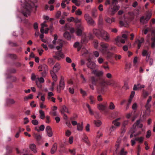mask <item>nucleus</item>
<instances>
[{"label":"nucleus","instance_id":"1","mask_svg":"<svg viewBox=\"0 0 155 155\" xmlns=\"http://www.w3.org/2000/svg\"><path fill=\"white\" fill-rule=\"evenodd\" d=\"M34 2H31V1L28 0L27 2H26L24 4H21V5L23 8L22 13L23 15L27 17L30 14V10L32 8L35 6Z\"/></svg>","mask_w":155,"mask_h":155},{"label":"nucleus","instance_id":"2","mask_svg":"<svg viewBox=\"0 0 155 155\" xmlns=\"http://www.w3.org/2000/svg\"><path fill=\"white\" fill-rule=\"evenodd\" d=\"M99 45L100 46L99 51L102 54H105L108 52L109 50L108 44L104 42H101L100 43Z\"/></svg>","mask_w":155,"mask_h":155},{"label":"nucleus","instance_id":"3","mask_svg":"<svg viewBox=\"0 0 155 155\" xmlns=\"http://www.w3.org/2000/svg\"><path fill=\"white\" fill-rule=\"evenodd\" d=\"M58 36L57 35H54V40L52 42V43L49 44L48 45V46L51 49H53L54 48L56 45H58L60 43V42H59V41H61V40H58Z\"/></svg>","mask_w":155,"mask_h":155},{"label":"nucleus","instance_id":"4","mask_svg":"<svg viewBox=\"0 0 155 155\" xmlns=\"http://www.w3.org/2000/svg\"><path fill=\"white\" fill-rule=\"evenodd\" d=\"M120 6L117 5H114L113 8H109L107 11V13L108 14H110L112 15H114L116 12L120 8Z\"/></svg>","mask_w":155,"mask_h":155},{"label":"nucleus","instance_id":"5","mask_svg":"<svg viewBox=\"0 0 155 155\" xmlns=\"http://www.w3.org/2000/svg\"><path fill=\"white\" fill-rule=\"evenodd\" d=\"M64 88V82L63 77H61V80L59 82V85L57 87V91L58 92H60L61 90H63Z\"/></svg>","mask_w":155,"mask_h":155},{"label":"nucleus","instance_id":"6","mask_svg":"<svg viewBox=\"0 0 155 155\" xmlns=\"http://www.w3.org/2000/svg\"><path fill=\"white\" fill-rule=\"evenodd\" d=\"M46 21H44L41 25V27L40 30V32L42 34H44V33L47 34L49 29V28H46L45 29V30H44V28L47 27L48 26L46 24Z\"/></svg>","mask_w":155,"mask_h":155},{"label":"nucleus","instance_id":"7","mask_svg":"<svg viewBox=\"0 0 155 155\" xmlns=\"http://www.w3.org/2000/svg\"><path fill=\"white\" fill-rule=\"evenodd\" d=\"M126 39L122 38L120 36H117L115 39V43L119 47L121 46V45L120 42L122 43H124Z\"/></svg>","mask_w":155,"mask_h":155},{"label":"nucleus","instance_id":"8","mask_svg":"<svg viewBox=\"0 0 155 155\" xmlns=\"http://www.w3.org/2000/svg\"><path fill=\"white\" fill-rule=\"evenodd\" d=\"M53 57L57 60H60L64 58V55L61 51H59L56 52L55 55Z\"/></svg>","mask_w":155,"mask_h":155},{"label":"nucleus","instance_id":"9","mask_svg":"<svg viewBox=\"0 0 155 155\" xmlns=\"http://www.w3.org/2000/svg\"><path fill=\"white\" fill-rule=\"evenodd\" d=\"M88 62L87 63V66L88 68L93 69L97 67V65L94 62L91 61L90 59H88Z\"/></svg>","mask_w":155,"mask_h":155},{"label":"nucleus","instance_id":"10","mask_svg":"<svg viewBox=\"0 0 155 155\" xmlns=\"http://www.w3.org/2000/svg\"><path fill=\"white\" fill-rule=\"evenodd\" d=\"M77 30L75 32L76 34L78 36H81L82 34V31L84 29L82 26L81 25H78L77 28Z\"/></svg>","mask_w":155,"mask_h":155},{"label":"nucleus","instance_id":"11","mask_svg":"<svg viewBox=\"0 0 155 155\" xmlns=\"http://www.w3.org/2000/svg\"><path fill=\"white\" fill-rule=\"evenodd\" d=\"M103 39L107 41H108L110 40V37L109 34L106 31H104L101 36Z\"/></svg>","mask_w":155,"mask_h":155},{"label":"nucleus","instance_id":"12","mask_svg":"<svg viewBox=\"0 0 155 155\" xmlns=\"http://www.w3.org/2000/svg\"><path fill=\"white\" fill-rule=\"evenodd\" d=\"M103 30L94 29L93 30V32L94 34L98 37H101L102 34H103Z\"/></svg>","mask_w":155,"mask_h":155},{"label":"nucleus","instance_id":"13","mask_svg":"<svg viewBox=\"0 0 155 155\" xmlns=\"http://www.w3.org/2000/svg\"><path fill=\"white\" fill-rule=\"evenodd\" d=\"M152 37L151 40L153 41L151 44V47L152 48L154 49L155 48V30H153L152 32Z\"/></svg>","mask_w":155,"mask_h":155},{"label":"nucleus","instance_id":"14","mask_svg":"<svg viewBox=\"0 0 155 155\" xmlns=\"http://www.w3.org/2000/svg\"><path fill=\"white\" fill-rule=\"evenodd\" d=\"M46 131L48 136L50 137H51L53 135V132L51 127L49 126H47L46 127Z\"/></svg>","mask_w":155,"mask_h":155},{"label":"nucleus","instance_id":"15","mask_svg":"<svg viewBox=\"0 0 155 155\" xmlns=\"http://www.w3.org/2000/svg\"><path fill=\"white\" fill-rule=\"evenodd\" d=\"M105 20V21L108 24H111L112 22H114L115 20V18L114 17L110 18L108 17H106Z\"/></svg>","mask_w":155,"mask_h":155},{"label":"nucleus","instance_id":"16","mask_svg":"<svg viewBox=\"0 0 155 155\" xmlns=\"http://www.w3.org/2000/svg\"><path fill=\"white\" fill-rule=\"evenodd\" d=\"M61 68V65L59 63H56L53 68V70L54 72H58L59 71Z\"/></svg>","mask_w":155,"mask_h":155},{"label":"nucleus","instance_id":"17","mask_svg":"<svg viewBox=\"0 0 155 155\" xmlns=\"http://www.w3.org/2000/svg\"><path fill=\"white\" fill-rule=\"evenodd\" d=\"M145 87V85L143 84H135L134 85L133 89L134 90H138L139 89H141Z\"/></svg>","mask_w":155,"mask_h":155},{"label":"nucleus","instance_id":"18","mask_svg":"<svg viewBox=\"0 0 155 155\" xmlns=\"http://www.w3.org/2000/svg\"><path fill=\"white\" fill-rule=\"evenodd\" d=\"M91 84H90V87L92 90L94 89V86L96 85V80L94 77H92L91 78Z\"/></svg>","mask_w":155,"mask_h":155},{"label":"nucleus","instance_id":"19","mask_svg":"<svg viewBox=\"0 0 155 155\" xmlns=\"http://www.w3.org/2000/svg\"><path fill=\"white\" fill-rule=\"evenodd\" d=\"M39 71H48V66L45 64H44L40 65L38 67Z\"/></svg>","mask_w":155,"mask_h":155},{"label":"nucleus","instance_id":"20","mask_svg":"<svg viewBox=\"0 0 155 155\" xmlns=\"http://www.w3.org/2000/svg\"><path fill=\"white\" fill-rule=\"evenodd\" d=\"M92 73L96 76H100L103 75L104 73L103 71H97L95 70H93Z\"/></svg>","mask_w":155,"mask_h":155},{"label":"nucleus","instance_id":"21","mask_svg":"<svg viewBox=\"0 0 155 155\" xmlns=\"http://www.w3.org/2000/svg\"><path fill=\"white\" fill-rule=\"evenodd\" d=\"M50 73L53 80L55 82L57 81L58 78L55 72H54V71H51Z\"/></svg>","mask_w":155,"mask_h":155},{"label":"nucleus","instance_id":"22","mask_svg":"<svg viewBox=\"0 0 155 155\" xmlns=\"http://www.w3.org/2000/svg\"><path fill=\"white\" fill-rule=\"evenodd\" d=\"M29 148L34 153L37 152L36 147L35 144L32 143L30 144L29 145Z\"/></svg>","mask_w":155,"mask_h":155},{"label":"nucleus","instance_id":"23","mask_svg":"<svg viewBox=\"0 0 155 155\" xmlns=\"http://www.w3.org/2000/svg\"><path fill=\"white\" fill-rule=\"evenodd\" d=\"M57 148V144L55 143L52 146L51 150V154H54L56 151Z\"/></svg>","mask_w":155,"mask_h":155},{"label":"nucleus","instance_id":"24","mask_svg":"<svg viewBox=\"0 0 155 155\" xmlns=\"http://www.w3.org/2000/svg\"><path fill=\"white\" fill-rule=\"evenodd\" d=\"M60 111L61 113L62 114H64V112H67L69 114L70 113V112L68 110V108L65 105H63L62 106Z\"/></svg>","mask_w":155,"mask_h":155},{"label":"nucleus","instance_id":"25","mask_svg":"<svg viewBox=\"0 0 155 155\" xmlns=\"http://www.w3.org/2000/svg\"><path fill=\"white\" fill-rule=\"evenodd\" d=\"M83 129V123L82 122L81 124L78 123L77 126V129L79 131H82Z\"/></svg>","mask_w":155,"mask_h":155},{"label":"nucleus","instance_id":"26","mask_svg":"<svg viewBox=\"0 0 155 155\" xmlns=\"http://www.w3.org/2000/svg\"><path fill=\"white\" fill-rule=\"evenodd\" d=\"M97 107L99 110H103L106 108V106L103 104H100L97 105Z\"/></svg>","mask_w":155,"mask_h":155},{"label":"nucleus","instance_id":"27","mask_svg":"<svg viewBox=\"0 0 155 155\" xmlns=\"http://www.w3.org/2000/svg\"><path fill=\"white\" fill-rule=\"evenodd\" d=\"M51 109L53 111L52 114L53 115L58 116V114L56 111V110L57 109V107L56 106H54L51 107Z\"/></svg>","mask_w":155,"mask_h":155},{"label":"nucleus","instance_id":"28","mask_svg":"<svg viewBox=\"0 0 155 155\" xmlns=\"http://www.w3.org/2000/svg\"><path fill=\"white\" fill-rule=\"evenodd\" d=\"M148 20H147V19L145 18L144 16H143L140 19V21L141 24H144L146 23Z\"/></svg>","mask_w":155,"mask_h":155},{"label":"nucleus","instance_id":"29","mask_svg":"<svg viewBox=\"0 0 155 155\" xmlns=\"http://www.w3.org/2000/svg\"><path fill=\"white\" fill-rule=\"evenodd\" d=\"M150 53L148 51V50L144 49L142 52V55L143 56H147L148 55H150Z\"/></svg>","mask_w":155,"mask_h":155},{"label":"nucleus","instance_id":"30","mask_svg":"<svg viewBox=\"0 0 155 155\" xmlns=\"http://www.w3.org/2000/svg\"><path fill=\"white\" fill-rule=\"evenodd\" d=\"M144 41V39L143 38H141L140 40L137 39V40L136 42L137 43H138V49H139L141 47V44L143 43Z\"/></svg>","mask_w":155,"mask_h":155},{"label":"nucleus","instance_id":"31","mask_svg":"<svg viewBox=\"0 0 155 155\" xmlns=\"http://www.w3.org/2000/svg\"><path fill=\"white\" fill-rule=\"evenodd\" d=\"M89 99L90 100V103L91 104H95L96 100L93 96L90 95L89 97Z\"/></svg>","mask_w":155,"mask_h":155},{"label":"nucleus","instance_id":"32","mask_svg":"<svg viewBox=\"0 0 155 155\" xmlns=\"http://www.w3.org/2000/svg\"><path fill=\"white\" fill-rule=\"evenodd\" d=\"M134 124H135L136 125V127L137 126L139 128H142L143 127V124H140V120H139L136 121V122Z\"/></svg>","mask_w":155,"mask_h":155},{"label":"nucleus","instance_id":"33","mask_svg":"<svg viewBox=\"0 0 155 155\" xmlns=\"http://www.w3.org/2000/svg\"><path fill=\"white\" fill-rule=\"evenodd\" d=\"M64 37L68 40H70L71 37L70 34L67 32H65L64 34Z\"/></svg>","mask_w":155,"mask_h":155},{"label":"nucleus","instance_id":"34","mask_svg":"<svg viewBox=\"0 0 155 155\" xmlns=\"http://www.w3.org/2000/svg\"><path fill=\"white\" fill-rule=\"evenodd\" d=\"M6 102L8 104H14L15 101L12 99H8L6 100Z\"/></svg>","mask_w":155,"mask_h":155},{"label":"nucleus","instance_id":"35","mask_svg":"<svg viewBox=\"0 0 155 155\" xmlns=\"http://www.w3.org/2000/svg\"><path fill=\"white\" fill-rule=\"evenodd\" d=\"M54 61L52 58H49L48 60V63L51 66H52L53 65L54 63Z\"/></svg>","mask_w":155,"mask_h":155},{"label":"nucleus","instance_id":"36","mask_svg":"<svg viewBox=\"0 0 155 155\" xmlns=\"http://www.w3.org/2000/svg\"><path fill=\"white\" fill-rule=\"evenodd\" d=\"M136 131V127L135 124H134L131 128L130 132L131 133H134Z\"/></svg>","mask_w":155,"mask_h":155},{"label":"nucleus","instance_id":"37","mask_svg":"<svg viewBox=\"0 0 155 155\" xmlns=\"http://www.w3.org/2000/svg\"><path fill=\"white\" fill-rule=\"evenodd\" d=\"M92 15L94 18H96L97 16V10L94 9L92 10Z\"/></svg>","mask_w":155,"mask_h":155},{"label":"nucleus","instance_id":"38","mask_svg":"<svg viewBox=\"0 0 155 155\" xmlns=\"http://www.w3.org/2000/svg\"><path fill=\"white\" fill-rule=\"evenodd\" d=\"M95 126L97 127H99L102 124V122L101 121L99 120L97 121L95 120L94 121Z\"/></svg>","mask_w":155,"mask_h":155},{"label":"nucleus","instance_id":"39","mask_svg":"<svg viewBox=\"0 0 155 155\" xmlns=\"http://www.w3.org/2000/svg\"><path fill=\"white\" fill-rule=\"evenodd\" d=\"M74 47L75 48H78V51H79L80 50V43L78 42H76L74 45Z\"/></svg>","mask_w":155,"mask_h":155},{"label":"nucleus","instance_id":"40","mask_svg":"<svg viewBox=\"0 0 155 155\" xmlns=\"http://www.w3.org/2000/svg\"><path fill=\"white\" fill-rule=\"evenodd\" d=\"M40 107L41 109L46 108V110L49 109L48 108H46V106L45 104L43 102H41L40 103Z\"/></svg>","mask_w":155,"mask_h":155},{"label":"nucleus","instance_id":"41","mask_svg":"<svg viewBox=\"0 0 155 155\" xmlns=\"http://www.w3.org/2000/svg\"><path fill=\"white\" fill-rule=\"evenodd\" d=\"M39 112L40 115V118L41 119H43L45 117L44 112L42 110H40Z\"/></svg>","mask_w":155,"mask_h":155},{"label":"nucleus","instance_id":"42","mask_svg":"<svg viewBox=\"0 0 155 155\" xmlns=\"http://www.w3.org/2000/svg\"><path fill=\"white\" fill-rule=\"evenodd\" d=\"M34 137L38 141L40 140L41 138V136L39 134H34Z\"/></svg>","mask_w":155,"mask_h":155},{"label":"nucleus","instance_id":"43","mask_svg":"<svg viewBox=\"0 0 155 155\" xmlns=\"http://www.w3.org/2000/svg\"><path fill=\"white\" fill-rule=\"evenodd\" d=\"M33 97V95L32 94H30L29 95L25 97L24 98V100L25 101H27L28 99H32Z\"/></svg>","mask_w":155,"mask_h":155},{"label":"nucleus","instance_id":"44","mask_svg":"<svg viewBox=\"0 0 155 155\" xmlns=\"http://www.w3.org/2000/svg\"><path fill=\"white\" fill-rule=\"evenodd\" d=\"M112 123L115 126L117 127H119L120 124V122L117 121L116 120H113Z\"/></svg>","mask_w":155,"mask_h":155},{"label":"nucleus","instance_id":"45","mask_svg":"<svg viewBox=\"0 0 155 155\" xmlns=\"http://www.w3.org/2000/svg\"><path fill=\"white\" fill-rule=\"evenodd\" d=\"M84 18L87 21H89V20L91 19L92 18L91 17L89 14H86L84 15Z\"/></svg>","mask_w":155,"mask_h":155},{"label":"nucleus","instance_id":"46","mask_svg":"<svg viewBox=\"0 0 155 155\" xmlns=\"http://www.w3.org/2000/svg\"><path fill=\"white\" fill-rule=\"evenodd\" d=\"M87 21L89 25H93L95 23L94 21L92 18H91V19L89 20V21Z\"/></svg>","mask_w":155,"mask_h":155},{"label":"nucleus","instance_id":"47","mask_svg":"<svg viewBox=\"0 0 155 155\" xmlns=\"http://www.w3.org/2000/svg\"><path fill=\"white\" fill-rule=\"evenodd\" d=\"M60 42V44L56 47V48L58 50H59L62 48V41H59Z\"/></svg>","mask_w":155,"mask_h":155},{"label":"nucleus","instance_id":"48","mask_svg":"<svg viewBox=\"0 0 155 155\" xmlns=\"http://www.w3.org/2000/svg\"><path fill=\"white\" fill-rule=\"evenodd\" d=\"M115 108V106L113 102H110L109 106V108L110 110H113Z\"/></svg>","mask_w":155,"mask_h":155},{"label":"nucleus","instance_id":"49","mask_svg":"<svg viewBox=\"0 0 155 155\" xmlns=\"http://www.w3.org/2000/svg\"><path fill=\"white\" fill-rule=\"evenodd\" d=\"M144 140V137H140L138 138H136L135 140L138 141L139 143H142L143 142Z\"/></svg>","mask_w":155,"mask_h":155},{"label":"nucleus","instance_id":"50","mask_svg":"<svg viewBox=\"0 0 155 155\" xmlns=\"http://www.w3.org/2000/svg\"><path fill=\"white\" fill-rule=\"evenodd\" d=\"M75 15H77L80 16L82 14V12L80 9H78L75 12Z\"/></svg>","mask_w":155,"mask_h":155},{"label":"nucleus","instance_id":"51","mask_svg":"<svg viewBox=\"0 0 155 155\" xmlns=\"http://www.w3.org/2000/svg\"><path fill=\"white\" fill-rule=\"evenodd\" d=\"M81 53L82 55L84 56L85 55V54H87L88 52V51L85 49V48H83L82 49Z\"/></svg>","mask_w":155,"mask_h":155},{"label":"nucleus","instance_id":"52","mask_svg":"<svg viewBox=\"0 0 155 155\" xmlns=\"http://www.w3.org/2000/svg\"><path fill=\"white\" fill-rule=\"evenodd\" d=\"M80 77L82 80V83H86L87 82V80L84 77V75L82 74H81V75Z\"/></svg>","mask_w":155,"mask_h":155},{"label":"nucleus","instance_id":"53","mask_svg":"<svg viewBox=\"0 0 155 155\" xmlns=\"http://www.w3.org/2000/svg\"><path fill=\"white\" fill-rule=\"evenodd\" d=\"M98 42L97 41H94L93 42V44L95 48H97L98 47L99 44Z\"/></svg>","mask_w":155,"mask_h":155},{"label":"nucleus","instance_id":"54","mask_svg":"<svg viewBox=\"0 0 155 155\" xmlns=\"http://www.w3.org/2000/svg\"><path fill=\"white\" fill-rule=\"evenodd\" d=\"M129 123V120H124L123 121L122 125L124 127H125V126L128 125Z\"/></svg>","mask_w":155,"mask_h":155},{"label":"nucleus","instance_id":"55","mask_svg":"<svg viewBox=\"0 0 155 155\" xmlns=\"http://www.w3.org/2000/svg\"><path fill=\"white\" fill-rule=\"evenodd\" d=\"M80 91L81 93L82 94L83 96H87V94L85 91H84L82 89H80Z\"/></svg>","mask_w":155,"mask_h":155},{"label":"nucleus","instance_id":"56","mask_svg":"<svg viewBox=\"0 0 155 155\" xmlns=\"http://www.w3.org/2000/svg\"><path fill=\"white\" fill-rule=\"evenodd\" d=\"M69 151L72 155H75L76 154L75 150L74 149L73 150L69 149Z\"/></svg>","mask_w":155,"mask_h":155},{"label":"nucleus","instance_id":"57","mask_svg":"<svg viewBox=\"0 0 155 155\" xmlns=\"http://www.w3.org/2000/svg\"><path fill=\"white\" fill-rule=\"evenodd\" d=\"M37 79L38 80L37 81H38L40 83H43L44 82V78L42 77L38 78Z\"/></svg>","mask_w":155,"mask_h":155},{"label":"nucleus","instance_id":"58","mask_svg":"<svg viewBox=\"0 0 155 155\" xmlns=\"http://www.w3.org/2000/svg\"><path fill=\"white\" fill-rule=\"evenodd\" d=\"M31 122L32 124L35 125H37L38 124V121L36 120H32Z\"/></svg>","mask_w":155,"mask_h":155},{"label":"nucleus","instance_id":"59","mask_svg":"<svg viewBox=\"0 0 155 155\" xmlns=\"http://www.w3.org/2000/svg\"><path fill=\"white\" fill-rule=\"evenodd\" d=\"M151 135V131L150 130H148L147 133L146 137L147 138H149Z\"/></svg>","mask_w":155,"mask_h":155},{"label":"nucleus","instance_id":"60","mask_svg":"<svg viewBox=\"0 0 155 155\" xmlns=\"http://www.w3.org/2000/svg\"><path fill=\"white\" fill-rule=\"evenodd\" d=\"M81 19H79L78 18H74V22L75 23H79L81 22Z\"/></svg>","mask_w":155,"mask_h":155},{"label":"nucleus","instance_id":"61","mask_svg":"<svg viewBox=\"0 0 155 155\" xmlns=\"http://www.w3.org/2000/svg\"><path fill=\"white\" fill-rule=\"evenodd\" d=\"M106 76L107 78L109 79H111L112 77V75L110 73H107L106 75Z\"/></svg>","mask_w":155,"mask_h":155},{"label":"nucleus","instance_id":"62","mask_svg":"<svg viewBox=\"0 0 155 155\" xmlns=\"http://www.w3.org/2000/svg\"><path fill=\"white\" fill-rule=\"evenodd\" d=\"M127 153V152L124 151V149H122L121 150V151L120 152V155H126Z\"/></svg>","mask_w":155,"mask_h":155},{"label":"nucleus","instance_id":"63","mask_svg":"<svg viewBox=\"0 0 155 155\" xmlns=\"http://www.w3.org/2000/svg\"><path fill=\"white\" fill-rule=\"evenodd\" d=\"M71 134V132L69 130H67L65 132V135L69 137Z\"/></svg>","mask_w":155,"mask_h":155},{"label":"nucleus","instance_id":"64","mask_svg":"<svg viewBox=\"0 0 155 155\" xmlns=\"http://www.w3.org/2000/svg\"><path fill=\"white\" fill-rule=\"evenodd\" d=\"M116 129V127L114 126H112L110 129V133L111 132H112L114 130H115Z\"/></svg>","mask_w":155,"mask_h":155}]
</instances>
